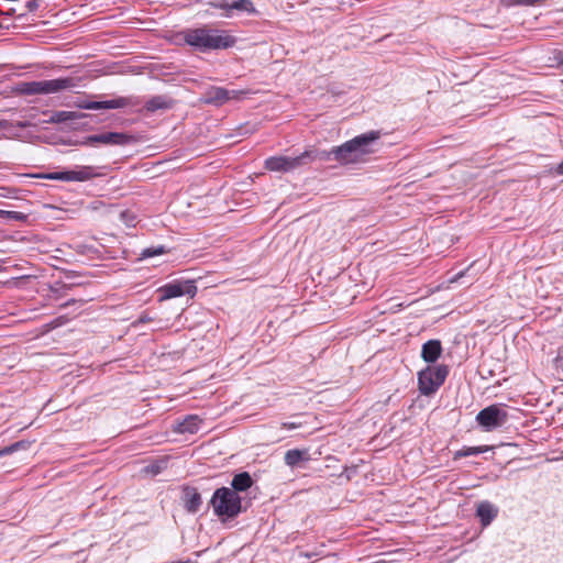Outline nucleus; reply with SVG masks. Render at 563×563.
<instances>
[{"label": "nucleus", "instance_id": "f257e3e1", "mask_svg": "<svg viewBox=\"0 0 563 563\" xmlns=\"http://www.w3.org/2000/svg\"><path fill=\"white\" fill-rule=\"evenodd\" d=\"M379 137L378 131H369L339 146H333L330 151L314 150V158L319 161L334 159L341 165L357 164L363 162L366 155L375 152L374 145Z\"/></svg>", "mask_w": 563, "mask_h": 563}, {"label": "nucleus", "instance_id": "f03ea898", "mask_svg": "<svg viewBox=\"0 0 563 563\" xmlns=\"http://www.w3.org/2000/svg\"><path fill=\"white\" fill-rule=\"evenodd\" d=\"M184 41L199 52L225 49L234 45L235 38L225 31L208 27L188 29L184 31Z\"/></svg>", "mask_w": 563, "mask_h": 563}, {"label": "nucleus", "instance_id": "7ed1b4c3", "mask_svg": "<svg viewBox=\"0 0 563 563\" xmlns=\"http://www.w3.org/2000/svg\"><path fill=\"white\" fill-rule=\"evenodd\" d=\"M214 514L224 519L235 518L242 511V499L229 487L218 488L210 500Z\"/></svg>", "mask_w": 563, "mask_h": 563}, {"label": "nucleus", "instance_id": "20e7f679", "mask_svg": "<svg viewBox=\"0 0 563 563\" xmlns=\"http://www.w3.org/2000/svg\"><path fill=\"white\" fill-rule=\"evenodd\" d=\"M316 161L314 148L307 150L296 157L272 156L265 159V168L271 172H292Z\"/></svg>", "mask_w": 563, "mask_h": 563}, {"label": "nucleus", "instance_id": "39448f33", "mask_svg": "<svg viewBox=\"0 0 563 563\" xmlns=\"http://www.w3.org/2000/svg\"><path fill=\"white\" fill-rule=\"evenodd\" d=\"M136 142V137L124 132H103L84 137L78 144L91 146L95 144H103L110 146H125Z\"/></svg>", "mask_w": 563, "mask_h": 563}, {"label": "nucleus", "instance_id": "423d86ee", "mask_svg": "<svg viewBox=\"0 0 563 563\" xmlns=\"http://www.w3.org/2000/svg\"><path fill=\"white\" fill-rule=\"evenodd\" d=\"M508 419L507 411L499 405H490L476 416V422L485 430L492 431L503 427Z\"/></svg>", "mask_w": 563, "mask_h": 563}, {"label": "nucleus", "instance_id": "0eeeda50", "mask_svg": "<svg viewBox=\"0 0 563 563\" xmlns=\"http://www.w3.org/2000/svg\"><path fill=\"white\" fill-rule=\"evenodd\" d=\"M449 375V366H427L418 374V387H440Z\"/></svg>", "mask_w": 563, "mask_h": 563}, {"label": "nucleus", "instance_id": "6e6552de", "mask_svg": "<svg viewBox=\"0 0 563 563\" xmlns=\"http://www.w3.org/2000/svg\"><path fill=\"white\" fill-rule=\"evenodd\" d=\"M158 292L161 295L159 300L163 301L184 295L194 297L197 292V287L192 280H186L184 283L173 282L158 288Z\"/></svg>", "mask_w": 563, "mask_h": 563}, {"label": "nucleus", "instance_id": "1a4fd4ad", "mask_svg": "<svg viewBox=\"0 0 563 563\" xmlns=\"http://www.w3.org/2000/svg\"><path fill=\"white\" fill-rule=\"evenodd\" d=\"M241 92L236 90H228L223 87H209L201 96V102L220 107L227 101L238 98Z\"/></svg>", "mask_w": 563, "mask_h": 563}, {"label": "nucleus", "instance_id": "9d476101", "mask_svg": "<svg viewBox=\"0 0 563 563\" xmlns=\"http://www.w3.org/2000/svg\"><path fill=\"white\" fill-rule=\"evenodd\" d=\"M96 176L93 167L80 166L74 170L56 172L49 174V179L63 180V181H85Z\"/></svg>", "mask_w": 563, "mask_h": 563}, {"label": "nucleus", "instance_id": "9b49d317", "mask_svg": "<svg viewBox=\"0 0 563 563\" xmlns=\"http://www.w3.org/2000/svg\"><path fill=\"white\" fill-rule=\"evenodd\" d=\"M75 87L76 82L71 77L41 80V95L55 93L62 90L73 89Z\"/></svg>", "mask_w": 563, "mask_h": 563}, {"label": "nucleus", "instance_id": "f8f14e48", "mask_svg": "<svg viewBox=\"0 0 563 563\" xmlns=\"http://www.w3.org/2000/svg\"><path fill=\"white\" fill-rule=\"evenodd\" d=\"M129 103L126 98L120 97L106 101H85L79 103L78 107L87 110L120 109L129 106Z\"/></svg>", "mask_w": 563, "mask_h": 563}, {"label": "nucleus", "instance_id": "ddd939ff", "mask_svg": "<svg viewBox=\"0 0 563 563\" xmlns=\"http://www.w3.org/2000/svg\"><path fill=\"white\" fill-rule=\"evenodd\" d=\"M184 506L188 512L196 514L201 504V495L195 487H185L183 490Z\"/></svg>", "mask_w": 563, "mask_h": 563}, {"label": "nucleus", "instance_id": "4468645a", "mask_svg": "<svg viewBox=\"0 0 563 563\" xmlns=\"http://www.w3.org/2000/svg\"><path fill=\"white\" fill-rule=\"evenodd\" d=\"M442 353V345L439 340L427 341L421 349V357L427 363H434Z\"/></svg>", "mask_w": 563, "mask_h": 563}, {"label": "nucleus", "instance_id": "2eb2a0df", "mask_svg": "<svg viewBox=\"0 0 563 563\" xmlns=\"http://www.w3.org/2000/svg\"><path fill=\"white\" fill-rule=\"evenodd\" d=\"M497 508L488 501H482L477 506L476 514L484 527L488 526L497 516Z\"/></svg>", "mask_w": 563, "mask_h": 563}, {"label": "nucleus", "instance_id": "dca6fc26", "mask_svg": "<svg viewBox=\"0 0 563 563\" xmlns=\"http://www.w3.org/2000/svg\"><path fill=\"white\" fill-rule=\"evenodd\" d=\"M173 104L174 101L166 96H154L146 101L145 109L148 112H155L157 110L170 109Z\"/></svg>", "mask_w": 563, "mask_h": 563}, {"label": "nucleus", "instance_id": "f3484780", "mask_svg": "<svg viewBox=\"0 0 563 563\" xmlns=\"http://www.w3.org/2000/svg\"><path fill=\"white\" fill-rule=\"evenodd\" d=\"M253 485V479L251 475L247 472H242L236 474L232 482V490L239 493V492H245Z\"/></svg>", "mask_w": 563, "mask_h": 563}, {"label": "nucleus", "instance_id": "a211bd4d", "mask_svg": "<svg viewBox=\"0 0 563 563\" xmlns=\"http://www.w3.org/2000/svg\"><path fill=\"white\" fill-rule=\"evenodd\" d=\"M284 460H285L286 465H288L290 467H295L300 462L308 461L309 454H308L307 450H299V449L288 450L285 453Z\"/></svg>", "mask_w": 563, "mask_h": 563}, {"label": "nucleus", "instance_id": "6ab92c4d", "mask_svg": "<svg viewBox=\"0 0 563 563\" xmlns=\"http://www.w3.org/2000/svg\"><path fill=\"white\" fill-rule=\"evenodd\" d=\"M199 424L200 420L197 416H188L177 424L175 431L178 433H195L198 431Z\"/></svg>", "mask_w": 563, "mask_h": 563}, {"label": "nucleus", "instance_id": "aec40b11", "mask_svg": "<svg viewBox=\"0 0 563 563\" xmlns=\"http://www.w3.org/2000/svg\"><path fill=\"white\" fill-rule=\"evenodd\" d=\"M14 90L18 93L25 96L41 95V80L18 82Z\"/></svg>", "mask_w": 563, "mask_h": 563}, {"label": "nucleus", "instance_id": "412c9836", "mask_svg": "<svg viewBox=\"0 0 563 563\" xmlns=\"http://www.w3.org/2000/svg\"><path fill=\"white\" fill-rule=\"evenodd\" d=\"M86 117L84 113H78L74 111H56L54 112L48 120L47 123H62L66 121H73L76 119H80Z\"/></svg>", "mask_w": 563, "mask_h": 563}, {"label": "nucleus", "instance_id": "4be33fe9", "mask_svg": "<svg viewBox=\"0 0 563 563\" xmlns=\"http://www.w3.org/2000/svg\"><path fill=\"white\" fill-rule=\"evenodd\" d=\"M233 10L255 13V7L251 0H233L230 2V14Z\"/></svg>", "mask_w": 563, "mask_h": 563}, {"label": "nucleus", "instance_id": "5701e85b", "mask_svg": "<svg viewBox=\"0 0 563 563\" xmlns=\"http://www.w3.org/2000/svg\"><path fill=\"white\" fill-rule=\"evenodd\" d=\"M167 460L162 459L154 461L143 468V472L151 475H157L167 467Z\"/></svg>", "mask_w": 563, "mask_h": 563}, {"label": "nucleus", "instance_id": "b1692460", "mask_svg": "<svg viewBox=\"0 0 563 563\" xmlns=\"http://www.w3.org/2000/svg\"><path fill=\"white\" fill-rule=\"evenodd\" d=\"M166 252H167V250L163 245L145 247L141 252V258H150L153 256L163 255Z\"/></svg>", "mask_w": 563, "mask_h": 563}, {"label": "nucleus", "instance_id": "393cba45", "mask_svg": "<svg viewBox=\"0 0 563 563\" xmlns=\"http://www.w3.org/2000/svg\"><path fill=\"white\" fill-rule=\"evenodd\" d=\"M487 450V446H470L457 451L455 455L456 457L477 455L479 453L486 452Z\"/></svg>", "mask_w": 563, "mask_h": 563}, {"label": "nucleus", "instance_id": "a878e982", "mask_svg": "<svg viewBox=\"0 0 563 563\" xmlns=\"http://www.w3.org/2000/svg\"><path fill=\"white\" fill-rule=\"evenodd\" d=\"M0 218L12 221H23L26 216L19 211L0 210Z\"/></svg>", "mask_w": 563, "mask_h": 563}, {"label": "nucleus", "instance_id": "bb28decb", "mask_svg": "<svg viewBox=\"0 0 563 563\" xmlns=\"http://www.w3.org/2000/svg\"><path fill=\"white\" fill-rule=\"evenodd\" d=\"M209 5L214 8V9L224 10L225 11L224 15L227 18L231 16L230 15V2L229 1H227V0H214V1L209 2Z\"/></svg>", "mask_w": 563, "mask_h": 563}, {"label": "nucleus", "instance_id": "cd10ccee", "mask_svg": "<svg viewBox=\"0 0 563 563\" xmlns=\"http://www.w3.org/2000/svg\"><path fill=\"white\" fill-rule=\"evenodd\" d=\"M20 448H25V443L24 442H15L9 446L1 449L0 456L11 454V453L15 452L16 450H19Z\"/></svg>", "mask_w": 563, "mask_h": 563}, {"label": "nucleus", "instance_id": "c85d7f7f", "mask_svg": "<svg viewBox=\"0 0 563 563\" xmlns=\"http://www.w3.org/2000/svg\"><path fill=\"white\" fill-rule=\"evenodd\" d=\"M553 362L556 368H563V347L558 350V354Z\"/></svg>", "mask_w": 563, "mask_h": 563}, {"label": "nucleus", "instance_id": "c756f323", "mask_svg": "<svg viewBox=\"0 0 563 563\" xmlns=\"http://www.w3.org/2000/svg\"><path fill=\"white\" fill-rule=\"evenodd\" d=\"M41 0H29L25 8L29 12H34L38 9Z\"/></svg>", "mask_w": 563, "mask_h": 563}, {"label": "nucleus", "instance_id": "7c9ffc66", "mask_svg": "<svg viewBox=\"0 0 563 563\" xmlns=\"http://www.w3.org/2000/svg\"><path fill=\"white\" fill-rule=\"evenodd\" d=\"M152 320H153V318H151L146 313H143V314L140 316V318L137 319L136 323H146V322H150Z\"/></svg>", "mask_w": 563, "mask_h": 563}, {"label": "nucleus", "instance_id": "2f4dec72", "mask_svg": "<svg viewBox=\"0 0 563 563\" xmlns=\"http://www.w3.org/2000/svg\"><path fill=\"white\" fill-rule=\"evenodd\" d=\"M51 291H52V294H53L55 299H59L63 296H65V294L62 292L59 289H56V288H53V287L51 288Z\"/></svg>", "mask_w": 563, "mask_h": 563}, {"label": "nucleus", "instance_id": "473e14b6", "mask_svg": "<svg viewBox=\"0 0 563 563\" xmlns=\"http://www.w3.org/2000/svg\"><path fill=\"white\" fill-rule=\"evenodd\" d=\"M33 124L30 123L29 121H19L16 122L15 126L20 128V129H26V128H30L32 126Z\"/></svg>", "mask_w": 563, "mask_h": 563}, {"label": "nucleus", "instance_id": "72a5a7b5", "mask_svg": "<svg viewBox=\"0 0 563 563\" xmlns=\"http://www.w3.org/2000/svg\"><path fill=\"white\" fill-rule=\"evenodd\" d=\"M11 124L7 120H0V131L7 130Z\"/></svg>", "mask_w": 563, "mask_h": 563}, {"label": "nucleus", "instance_id": "f704fd0d", "mask_svg": "<svg viewBox=\"0 0 563 563\" xmlns=\"http://www.w3.org/2000/svg\"><path fill=\"white\" fill-rule=\"evenodd\" d=\"M77 302H78V300H76V299H69V300H67L65 303H63V305H62V307H63V308H66V307H69V306H71V305H75V303H77Z\"/></svg>", "mask_w": 563, "mask_h": 563}, {"label": "nucleus", "instance_id": "c9c22d12", "mask_svg": "<svg viewBox=\"0 0 563 563\" xmlns=\"http://www.w3.org/2000/svg\"><path fill=\"white\" fill-rule=\"evenodd\" d=\"M555 173L558 175H563V161L556 166Z\"/></svg>", "mask_w": 563, "mask_h": 563}, {"label": "nucleus", "instance_id": "e433bc0d", "mask_svg": "<svg viewBox=\"0 0 563 563\" xmlns=\"http://www.w3.org/2000/svg\"><path fill=\"white\" fill-rule=\"evenodd\" d=\"M426 396H431L435 389H429V388H426V389H420Z\"/></svg>", "mask_w": 563, "mask_h": 563}, {"label": "nucleus", "instance_id": "4c0bfd02", "mask_svg": "<svg viewBox=\"0 0 563 563\" xmlns=\"http://www.w3.org/2000/svg\"><path fill=\"white\" fill-rule=\"evenodd\" d=\"M284 427L285 428H289V429H295L297 428L298 426L296 423H284Z\"/></svg>", "mask_w": 563, "mask_h": 563}, {"label": "nucleus", "instance_id": "58836bf2", "mask_svg": "<svg viewBox=\"0 0 563 563\" xmlns=\"http://www.w3.org/2000/svg\"><path fill=\"white\" fill-rule=\"evenodd\" d=\"M134 217L128 218L126 223L133 225Z\"/></svg>", "mask_w": 563, "mask_h": 563}, {"label": "nucleus", "instance_id": "ea45409f", "mask_svg": "<svg viewBox=\"0 0 563 563\" xmlns=\"http://www.w3.org/2000/svg\"><path fill=\"white\" fill-rule=\"evenodd\" d=\"M134 217L128 218L126 223L133 225Z\"/></svg>", "mask_w": 563, "mask_h": 563}, {"label": "nucleus", "instance_id": "a19ab883", "mask_svg": "<svg viewBox=\"0 0 563 563\" xmlns=\"http://www.w3.org/2000/svg\"><path fill=\"white\" fill-rule=\"evenodd\" d=\"M463 275H464V272H460L453 280H456L457 278L462 277Z\"/></svg>", "mask_w": 563, "mask_h": 563}, {"label": "nucleus", "instance_id": "79ce46f5", "mask_svg": "<svg viewBox=\"0 0 563 563\" xmlns=\"http://www.w3.org/2000/svg\"><path fill=\"white\" fill-rule=\"evenodd\" d=\"M69 288H70V286H69V285H64V286L62 287V289H63V290H67V289H69Z\"/></svg>", "mask_w": 563, "mask_h": 563}, {"label": "nucleus", "instance_id": "37998d69", "mask_svg": "<svg viewBox=\"0 0 563 563\" xmlns=\"http://www.w3.org/2000/svg\"><path fill=\"white\" fill-rule=\"evenodd\" d=\"M121 217L124 219L126 217V212H122Z\"/></svg>", "mask_w": 563, "mask_h": 563}]
</instances>
